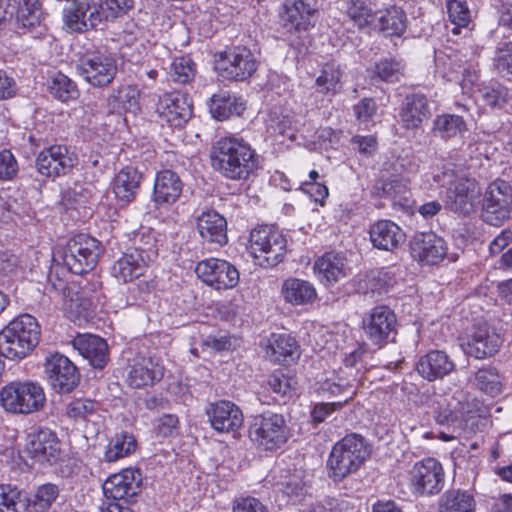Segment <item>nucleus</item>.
Masks as SVG:
<instances>
[{"label": "nucleus", "mask_w": 512, "mask_h": 512, "mask_svg": "<svg viewBox=\"0 0 512 512\" xmlns=\"http://www.w3.org/2000/svg\"><path fill=\"white\" fill-rule=\"evenodd\" d=\"M409 481L418 495L437 494L444 486L443 467L435 458L420 460L409 471Z\"/></svg>", "instance_id": "f8f14e48"}, {"label": "nucleus", "mask_w": 512, "mask_h": 512, "mask_svg": "<svg viewBox=\"0 0 512 512\" xmlns=\"http://www.w3.org/2000/svg\"><path fill=\"white\" fill-rule=\"evenodd\" d=\"M502 339L487 324L474 327L473 331L461 340L463 352L476 359L493 356L499 350Z\"/></svg>", "instance_id": "dca6fc26"}, {"label": "nucleus", "mask_w": 512, "mask_h": 512, "mask_svg": "<svg viewBox=\"0 0 512 512\" xmlns=\"http://www.w3.org/2000/svg\"><path fill=\"white\" fill-rule=\"evenodd\" d=\"M46 394L36 381H12L0 390L3 409L15 415H30L41 411L46 405Z\"/></svg>", "instance_id": "39448f33"}, {"label": "nucleus", "mask_w": 512, "mask_h": 512, "mask_svg": "<svg viewBox=\"0 0 512 512\" xmlns=\"http://www.w3.org/2000/svg\"><path fill=\"white\" fill-rule=\"evenodd\" d=\"M362 328L367 339L374 345L382 347L394 342L397 335V317L386 305L373 307L362 319Z\"/></svg>", "instance_id": "1a4fd4ad"}, {"label": "nucleus", "mask_w": 512, "mask_h": 512, "mask_svg": "<svg viewBox=\"0 0 512 512\" xmlns=\"http://www.w3.org/2000/svg\"><path fill=\"white\" fill-rule=\"evenodd\" d=\"M412 257L427 265H435L447 254L445 240L433 232L416 233L410 241Z\"/></svg>", "instance_id": "aec40b11"}, {"label": "nucleus", "mask_w": 512, "mask_h": 512, "mask_svg": "<svg viewBox=\"0 0 512 512\" xmlns=\"http://www.w3.org/2000/svg\"><path fill=\"white\" fill-rule=\"evenodd\" d=\"M40 326L35 317L23 314L0 331V349L5 358L20 360L38 345Z\"/></svg>", "instance_id": "7ed1b4c3"}, {"label": "nucleus", "mask_w": 512, "mask_h": 512, "mask_svg": "<svg viewBox=\"0 0 512 512\" xmlns=\"http://www.w3.org/2000/svg\"><path fill=\"white\" fill-rule=\"evenodd\" d=\"M246 109V104L241 97H237L228 91H219L211 96L209 111L213 118L224 121L232 116H240Z\"/></svg>", "instance_id": "c9c22d12"}, {"label": "nucleus", "mask_w": 512, "mask_h": 512, "mask_svg": "<svg viewBox=\"0 0 512 512\" xmlns=\"http://www.w3.org/2000/svg\"><path fill=\"white\" fill-rule=\"evenodd\" d=\"M480 189L473 180L462 179L450 187L445 196L446 206L456 213L468 215L479 202Z\"/></svg>", "instance_id": "b1692460"}, {"label": "nucleus", "mask_w": 512, "mask_h": 512, "mask_svg": "<svg viewBox=\"0 0 512 512\" xmlns=\"http://www.w3.org/2000/svg\"><path fill=\"white\" fill-rule=\"evenodd\" d=\"M394 278L392 274L385 269H375L369 271L360 282V289L364 293L382 294L388 291L393 285Z\"/></svg>", "instance_id": "a18cd8bd"}, {"label": "nucleus", "mask_w": 512, "mask_h": 512, "mask_svg": "<svg viewBox=\"0 0 512 512\" xmlns=\"http://www.w3.org/2000/svg\"><path fill=\"white\" fill-rule=\"evenodd\" d=\"M91 3L81 2L78 3L75 9H70L64 12V23L70 31L82 32L90 27L88 14H90Z\"/></svg>", "instance_id": "864d4df0"}, {"label": "nucleus", "mask_w": 512, "mask_h": 512, "mask_svg": "<svg viewBox=\"0 0 512 512\" xmlns=\"http://www.w3.org/2000/svg\"><path fill=\"white\" fill-rule=\"evenodd\" d=\"M197 230L205 242L219 246L227 243V221L214 210L204 211L198 216Z\"/></svg>", "instance_id": "c756f323"}, {"label": "nucleus", "mask_w": 512, "mask_h": 512, "mask_svg": "<svg viewBox=\"0 0 512 512\" xmlns=\"http://www.w3.org/2000/svg\"><path fill=\"white\" fill-rule=\"evenodd\" d=\"M439 512H476L474 495L467 490H447L440 498Z\"/></svg>", "instance_id": "58836bf2"}, {"label": "nucleus", "mask_w": 512, "mask_h": 512, "mask_svg": "<svg viewBox=\"0 0 512 512\" xmlns=\"http://www.w3.org/2000/svg\"><path fill=\"white\" fill-rule=\"evenodd\" d=\"M477 387L491 396H496L501 392V377L494 367H484L479 369L475 375Z\"/></svg>", "instance_id": "5fc2aeb1"}, {"label": "nucleus", "mask_w": 512, "mask_h": 512, "mask_svg": "<svg viewBox=\"0 0 512 512\" xmlns=\"http://www.w3.org/2000/svg\"><path fill=\"white\" fill-rule=\"evenodd\" d=\"M206 414L211 427L219 433L236 432L243 425L242 411L236 404L228 400L211 403Z\"/></svg>", "instance_id": "412c9836"}, {"label": "nucleus", "mask_w": 512, "mask_h": 512, "mask_svg": "<svg viewBox=\"0 0 512 512\" xmlns=\"http://www.w3.org/2000/svg\"><path fill=\"white\" fill-rule=\"evenodd\" d=\"M349 268L347 260L339 253L328 252L314 264V271L321 282L334 284L347 276Z\"/></svg>", "instance_id": "473e14b6"}, {"label": "nucleus", "mask_w": 512, "mask_h": 512, "mask_svg": "<svg viewBox=\"0 0 512 512\" xmlns=\"http://www.w3.org/2000/svg\"><path fill=\"white\" fill-rule=\"evenodd\" d=\"M78 71L92 86L104 87L115 78L117 65L111 56L97 53L83 57L78 65Z\"/></svg>", "instance_id": "f3484780"}, {"label": "nucleus", "mask_w": 512, "mask_h": 512, "mask_svg": "<svg viewBox=\"0 0 512 512\" xmlns=\"http://www.w3.org/2000/svg\"><path fill=\"white\" fill-rule=\"evenodd\" d=\"M249 241L250 252L260 266L273 267L282 261L286 253V238L270 226L252 230Z\"/></svg>", "instance_id": "0eeeda50"}, {"label": "nucleus", "mask_w": 512, "mask_h": 512, "mask_svg": "<svg viewBox=\"0 0 512 512\" xmlns=\"http://www.w3.org/2000/svg\"><path fill=\"white\" fill-rule=\"evenodd\" d=\"M512 207V187L504 180L497 179L487 188L483 210L484 219L492 225H498L508 218Z\"/></svg>", "instance_id": "ddd939ff"}, {"label": "nucleus", "mask_w": 512, "mask_h": 512, "mask_svg": "<svg viewBox=\"0 0 512 512\" xmlns=\"http://www.w3.org/2000/svg\"><path fill=\"white\" fill-rule=\"evenodd\" d=\"M342 71L340 66L336 63H326L321 71V74L316 79V84L319 92L323 94L335 95L341 89L340 79Z\"/></svg>", "instance_id": "de8ad7c7"}, {"label": "nucleus", "mask_w": 512, "mask_h": 512, "mask_svg": "<svg viewBox=\"0 0 512 512\" xmlns=\"http://www.w3.org/2000/svg\"><path fill=\"white\" fill-rule=\"evenodd\" d=\"M232 512H270L268 507L258 498L252 496L239 497L234 500Z\"/></svg>", "instance_id": "0e129e2a"}, {"label": "nucleus", "mask_w": 512, "mask_h": 512, "mask_svg": "<svg viewBox=\"0 0 512 512\" xmlns=\"http://www.w3.org/2000/svg\"><path fill=\"white\" fill-rule=\"evenodd\" d=\"M196 74V64L189 56L177 57L171 63L170 75L174 82L189 83Z\"/></svg>", "instance_id": "13d9d810"}, {"label": "nucleus", "mask_w": 512, "mask_h": 512, "mask_svg": "<svg viewBox=\"0 0 512 512\" xmlns=\"http://www.w3.org/2000/svg\"><path fill=\"white\" fill-rule=\"evenodd\" d=\"M292 379L282 373L269 376L268 385L272 391L280 396L288 395L292 390Z\"/></svg>", "instance_id": "338daca9"}, {"label": "nucleus", "mask_w": 512, "mask_h": 512, "mask_svg": "<svg viewBox=\"0 0 512 512\" xmlns=\"http://www.w3.org/2000/svg\"><path fill=\"white\" fill-rule=\"evenodd\" d=\"M370 240L373 246L380 250L392 251L405 240L401 228L392 221L381 220L371 226Z\"/></svg>", "instance_id": "2f4dec72"}, {"label": "nucleus", "mask_w": 512, "mask_h": 512, "mask_svg": "<svg viewBox=\"0 0 512 512\" xmlns=\"http://www.w3.org/2000/svg\"><path fill=\"white\" fill-rule=\"evenodd\" d=\"M59 495V488L52 483L39 486L32 500L29 501V509L34 512H44L49 509Z\"/></svg>", "instance_id": "4d7b16f0"}, {"label": "nucleus", "mask_w": 512, "mask_h": 512, "mask_svg": "<svg viewBox=\"0 0 512 512\" xmlns=\"http://www.w3.org/2000/svg\"><path fill=\"white\" fill-rule=\"evenodd\" d=\"M447 12L452 23L459 27H465L470 20V12L465 1L449 0L447 2Z\"/></svg>", "instance_id": "680f3d73"}, {"label": "nucleus", "mask_w": 512, "mask_h": 512, "mask_svg": "<svg viewBox=\"0 0 512 512\" xmlns=\"http://www.w3.org/2000/svg\"><path fill=\"white\" fill-rule=\"evenodd\" d=\"M370 449L359 434H349L336 442L327 460L329 477L341 481L355 473L369 458Z\"/></svg>", "instance_id": "20e7f679"}, {"label": "nucleus", "mask_w": 512, "mask_h": 512, "mask_svg": "<svg viewBox=\"0 0 512 512\" xmlns=\"http://www.w3.org/2000/svg\"><path fill=\"white\" fill-rule=\"evenodd\" d=\"M104 252L102 243L87 234L72 237L63 249L62 259L67 269L77 275L92 271Z\"/></svg>", "instance_id": "423d86ee"}, {"label": "nucleus", "mask_w": 512, "mask_h": 512, "mask_svg": "<svg viewBox=\"0 0 512 512\" xmlns=\"http://www.w3.org/2000/svg\"><path fill=\"white\" fill-rule=\"evenodd\" d=\"M296 340L288 334H273L270 342L271 358L278 363H286L299 356Z\"/></svg>", "instance_id": "ea45409f"}, {"label": "nucleus", "mask_w": 512, "mask_h": 512, "mask_svg": "<svg viewBox=\"0 0 512 512\" xmlns=\"http://www.w3.org/2000/svg\"><path fill=\"white\" fill-rule=\"evenodd\" d=\"M399 116L405 128H419L431 117L428 99L420 93L406 95Z\"/></svg>", "instance_id": "cd10ccee"}, {"label": "nucleus", "mask_w": 512, "mask_h": 512, "mask_svg": "<svg viewBox=\"0 0 512 512\" xmlns=\"http://www.w3.org/2000/svg\"><path fill=\"white\" fill-rule=\"evenodd\" d=\"M377 105L371 98L362 99L354 107V112L360 122H368L376 113Z\"/></svg>", "instance_id": "774afa93"}, {"label": "nucleus", "mask_w": 512, "mask_h": 512, "mask_svg": "<svg viewBox=\"0 0 512 512\" xmlns=\"http://www.w3.org/2000/svg\"><path fill=\"white\" fill-rule=\"evenodd\" d=\"M494 66L507 79H512V42L499 44L495 51Z\"/></svg>", "instance_id": "052dcab7"}, {"label": "nucleus", "mask_w": 512, "mask_h": 512, "mask_svg": "<svg viewBox=\"0 0 512 512\" xmlns=\"http://www.w3.org/2000/svg\"><path fill=\"white\" fill-rule=\"evenodd\" d=\"M141 181V174L131 166L120 170L113 181L116 197L125 203L135 199Z\"/></svg>", "instance_id": "4c0bfd02"}, {"label": "nucleus", "mask_w": 512, "mask_h": 512, "mask_svg": "<svg viewBox=\"0 0 512 512\" xmlns=\"http://www.w3.org/2000/svg\"><path fill=\"white\" fill-rule=\"evenodd\" d=\"M75 159L66 146L52 145L41 151L36 159L39 173L47 177H58L67 174L74 166Z\"/></svg>", "instance_id": "4be33fe9"}, {"label": "nucleus", "mask_w": 512, "mask_h": 512, "mask_svg": "<svg viewBox=\"0 0 512 512\" xmlns=\"http://www.w3.org/2000/svg\"><path fill=\"white\" fill-rule=\"evenodd\" d=\"M434 419L437 424L446 427V431L439 432V438L446 442L475 433L485 420L475 405L447 399L438 402Z\"/></svg>", "instance_id": "f03ea898"}, {"label": "nucleus", "mask_w": 512, "mask_h": 512, "mask_svg": "<svg viewBox=\"0 0 512 512\" xmlns=\"http://www.w3.org/2000/svg\"><path fill=\"white\" fill-rule=\"evenodd\" d=\"M18 163L9 150L0 152V180H12L18 173Z\"/></svg>", "instance_id": "e2e57ef3"}, {"label": "nucleus", "mask_w": 512, "mask_h": 512, "mask_svg": "<svg viewBox=\"0 0 512 512\" xmlns=\"http://www.w3.org/2000/svg\"><path fill=\"white\" fill-rule=\"evenodd\" d=\"M277 490L286 498V502H297L306 492L304 473L295 470L292 474L286 475L283 480L277 483Z\"/></svg>", "instance_id": "79ce46f5"}, {"label": "nucleus", "mask_w": 512, "mask_h": 512, "mask_svg": "<svg viewBox=\"0 0 512 512\" xmlns=\"http://www.w3.org/2000/svg\"><path fill=\"white\" fill-rule=\"evenodd\" d=\"M25 452L40 464H55L61 455L60 441L50 429H39L26 437Z\"/></svg>", "instance_id": "2eb2a0df"}, {"label": "nucleus", "mask_w": 512, "mask_h": 512, "mask_svg": "<svg viewBox=\"0 0 512 512\" xmlns=\"http://www.w3.org/2000/svg\"><path fill=\"white\" fill-rule=\"evenodd\" d=\"M44 372L51 388L58 394L71 393L80 382V373L75 364L58 352L46 356Z\"/></svg>", "instance_id": "9b49d317"}, {"label": "nucleus", "mask_w": 512, "mask_h": 512, "mask_svg": "<svg viewBox=\"0 0 512 512\" xmlns=\"http://www.w3.org/2000/svg\"><path fill=\"white\" fill-rule=\"evenodd\" d=\"M72 345L81 356L98 369H103L108 362V345L106 341L92 334H78L73 340Z\"/></svg>", "instance_id": "bb28decb"}, {"label": "nucleus", "mask_w": 512, "mask_h": 512, "mask_svg": "<svg viewBox=\"0 0 512 512\" xmlns=\"http://www.w3.org/2000/svg\"><path fill=\"white\" fill-rule=\"evenodd\" d=\"M249 435L253 442L265 450H275L287 442L289 427L283 415L265 412L254 418Z\"/></svg>", "instance_id": "6e6552de"}, {"label": "nucleus", "mask_w": 512, "mask_h": 512, "mask_svg": "<svg viewBox=\"0 0 512 512\" xmlns=\"http://www.w3.org/2000/svg\"><path fill=\"white\" fill-rule=\"evenodd\" d=\"M141 473L139 470L124 469L111 475L103 484V492L107 499L122 500L135 496L140 488Z\"/></svg>", "instance_id": "a878e982"}, {"label": "nucleus", "mask_w": 512, "mask_h": 512, "mask_svg": "<svg viewBox=\"0 0 512 512\" xmlns=\"http://www.w3.org/2000/svg\"><path fill=\"white\" fill-rule=\"evenodd\" d=\"M139 91L137 88L127 85L113 91L110 101H113V108L123 111L135 112L138 109Z\"/></svg>", "instance_id": "6e6d98bb"}, {"label": "nucleus", "mask_w": 512, "mask_h": 512, "mask_svg": "<svg viewBox=\"0 0 512 512\" xmlns=\"http://www.w3.org/2000/svg\"><path fill=\"white\" fill-rule=\"evenodd\" d=\"M478 94L483 103L490 107L502 108L512 100V94L501 84L483 85L478 88Z\"/></svg>", "instance_id": "3c124183"}, {"label": "nucleus", "mask_w": 512, "mask_h": 512, "mask_svg": "<svg viewBox=\"0 0 512 512\" xmlns=\"http://www.w3.org/2000/svg\"><path fill=\"white\" fill-rule=\"evenodd\" d=\"M134 6L133 0H99L92 2L88 20L90 27L96 28L100 24L113 21L126 15Z\"/></svg>", "instance_id": "c85d7f7f"}, {"label": "nucleus", "mask_w": 512, "mask_h": 512, "mask_svg": "<svg viewBox=\"0 0 512 512\" xmlns=\"http://www.w3.org/2000/svg\"><path fill=\"white\" fill-rule=\"evenodd\" d=\"M211 164L228 179L246 180L259 168V158L243 139L223 137L212 147Z\"/></svg>", "instance_id": "f257e3e1"}, {"label": "nucleus", "mask_w": 512, "mask_h": 512, "mask_svg": "<svg viewBox=\"0 0 512 512\" xmlns=\"http://www.w3.org/2000/svg\"><path fill=\"white\" fill-rule=\"evenodd\" d=\"M49 92L58 100L68 102L79 96L75 82L61 72L53 74L48 80Z\"/></svg>", "instance_id": "c03bdc74"}, {"label": "nucleus", "mask_w": 512, "mask_h": 512, "mask_svg": "<svg viewBox=\"0 0 512 512\" xmlns=\"http://www.w3.org/2000/svg\"><path fill=\"white\" fill-rule=\"evenodd\" d=\"M341 7L360 29L368 26L374 19L372 9L364 0H342Z\"/></svg>", "instance_id": "8fccbe9b"}, {"label": "nucleus", "mask_w": 512, "mask_h": 512, "mask_svg": "<svg viewBox=\"0 0 512 512\" xmlns=\"http://www.w3.org/2000/svg\"><path fill=\"white\" fill-rule=\"evenodd\" d=\"M380 29L389 36H400L406 29V15L404 11L392 6L378 18Z\"/></svg>", "instance_id": "09e8293b"}, {"label": "nucleus", "mask_w": 512, "mask_h": 512, "mask_svg": "<svg viewBox=\"0 0 512 512\" xmlns=\"http://www.w3.org/2000/svg\"><path fill=\"white\" fill-rule=\"evenodd\" d=\"M183 190V182L177 173L162 170L154 181V201L158 204H172L177 201Z\"/></svg>", "instance_id": "72a5a7b5"}, {"label": "nucleus", "mask_w": 512, "mask_h": 512, "mask_svg": "<svg viewBox=\"0 0 512 512\" xmlns=\"http://www.w3.org/2000/svg\"><path fill=\"white\" fill-rule=\"evenodd\" d=\"M281 295L285 302L293 306L308 305L317 299L313 284L299 278H288L281 285Z\"/></svg>", "instance_id": "e433bc0d"}, {"label": "nucleus", "mask_w": 512, "mask_h": 512, "mask_svg": "<svg viewBox=\"0 0 512 512\" xmlns=\"http://www.w3.org/2000/svg\"><path fill=\"white\" fill-rule=\"evenodd\" d=\"M28 498L21 491L10 485H0V512H27Z\"/></svg>", "instance_id": "49530a36"}, {"label": "nucleus", "mask_w": 512, "mask_h": 512, "mask_svg": "<svg viewBox=\"0 0 512 512\" xmlns=\"http://www.w3.org/2000/svg\"><path fill=\"white\" fill-rule=\"evenodd\" d=\"M156 111L162 121L171 127H182L192 116V103L182 92H171L161 96Z\"/></svg>", "instance_id": "6ab92c4d"}, {"label": "nucleus", "mask_w": 512, "mask_h": 512, "mask_svg": "<svg viewBox=\"0 0 512 512\" xmlns=\"http://www.w3.org/2000/svg\"><path fill=\"white\" fill-rule=\"evenodd\" d=\"M164 376V367L151 357L137 356L128 368L127 383L132 388H143L160 381Z\"/></svg>", "instance_id": "393cba45"}, {"label": "nucleus", "mask_w": 512, "mask_h": 512, "mask_svg": "<svg viewBox=\"0 0 512 512\" xmlns=\"http://www.w3.org/2000/svg\"><path fill=\"white\" fill-rule=\"evenodd\" d=\"M97 403L88 398H77L70 401L65 408L66 416L74 421L88 420L97 413Z\"/></svg>", "instance_id": "bf43d9fd"}, {"label": "nucleus", "mask_w": 512, "mask_h": 512, "mask_svg": "<svg viewBox=\"0 0 512 512\" xmlns=\"http://www.w3.org/2000/svg\"><path fill=\"white\" fill-rule=\"evenodd\" d=\"M455 368L449 356L440 350H433L422 356L417 363L418 373L426 380L443 378Z\"/></svg>", "instance_id": "7c9ffc66"}, {"label": "nucleus", "mask_w": 512, "mask_h": 512, "mask_svg": "<svg viewBox=\"0 0 512 512\" xmlns=\"http://www.w3.org/2000/svg\"><path fill=\"white\" fill-rule=\"evenodd\" d=\"M195 272L205 284L216 290L231 289L239 282L238 270L229 262L217 258L199 262Z\"/></svg>", "instance_id": "4468645a"}, {"label": "nucleus", "mask_w": 512, "mask_h": 512, "mask_svg": "<svg viewBox=\"0 0 512 512\" xmlns=\"http://www.w3.org/2000/svg\"><path fill=\"white\" fill-rule=\"evenodd\" d=\"M136 440L132 434L122 432L116 434L109 442L104 458L107 462H115L127 457L135 451Z\"/></svg>", "instance_id": "37998d69"}, {"label": "nucleus", "mask_w": 512, "mask_h": 512, "mask_svg": "<svg viewBox=\"0 0 512 512\" xmlns=\"http://www.w3.org/2000/svg\"><path fill=\"white\" fill-rule=\"evenodd\" d=\"M17 3L15 21L18 29L23 32L36 30L41 35L46 29L42 25V11L39 0H14Z\"/></svg>", "instance_id": "f704fd0d"}, {"label": "nucleus", "mask_w": 512, "mask_h": 512, "mask_svg": "<svg viewBox=\"0 0 512 512\" xmlns=\"http://www.w3.org/2000/svg\"><path fill=\"white\" fill-rule=\"evenodd\" d=\"M258 62L252 51L244 46H236L219 54L216 69L228 80L245 81L257 70Z\"/></svg>", "instance_id": "9d476101"}, {"label": "nucleus", "mask_w": 512, "mask_h": 512, "mask_svg": "<svg viewBox=\"0 0 512 512\" xmlns=\"http://www.w3.org/2000/svg\"><path fill=\"white\" fill-rule=\"evenodd\" d=\"M353 396V392L349 393L348 397H345L343 400L332 402V403H320L315 405L311 412V416L314 422L321 423L323 422L331 412L336 409L341 408L345 403L348 402Z\"/></svg>", "instance_id": "69168bd1"}, {"label": "nucleus", "mask_w": 512, "mask_h": 512, "mask_svg": "<svg viewBox=\"0 0 512 512\" xmlns=\"http://www.w3.org/2000/svg\"><path fill=\"white\" fill-rule=\"evenodd\" d=\"M156 254L152 246H139L131 252L124 253L112 266V275L120 281L130 282L143 275L146 258Z\"/></svg>", "instance_id": "5701e85b"}, {"label": "nucleus", "mask_w": 512, "mask_h": 512, "mask_svg": "<svg viewBox=\"0 0 512 512\" xmlns=\"http://www.w3.org/2000/svg\"><path fill=\"white\" fill-rule=\"evenodd\" d=\"M466 130V122L459 115H438L433 122V131L445 139L462 136Z\"/></svg>", "instance_id": "a19ab883"}, {"label": "nucleus", "mask_w": 512, "mask_h": 512, "mask_svg": "<svg viewBox=\"0 0 512 512\" xmlns=\"http://www.w3.org/2000/svg\"><path fill=\"white\" fill-rule=\"evenodd\" d=\"M316 13L307 0H285L279 11L280 23L288 32L307 31L314 26Z\"/></svg>", "instance_id": "a211bd4d"}, {"label": "nucleus", "mask_w": 512, "mask_h": 512, "mask_svg": "<svg viewBox=\"0 0 512 512\" xmlns=\"http://www.w3.org/2000/svg\"><path fill=\"white\" fill-rule=\"evenodd\" d=\"M404 66L400 61L392 58H383L376 62L372 69V78L384 82H398L404 75Z\"/></svg>", "instance_id": "603ef678"}]
</instances>
